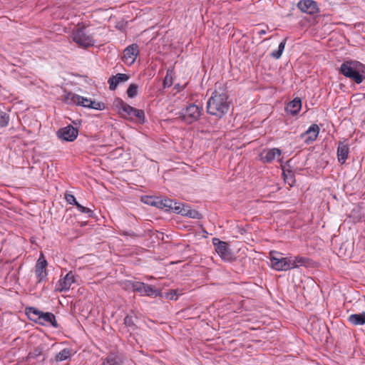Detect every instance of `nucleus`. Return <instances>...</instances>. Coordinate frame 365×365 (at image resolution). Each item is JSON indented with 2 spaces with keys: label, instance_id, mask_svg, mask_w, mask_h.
Instances as JSON below:
<instances>
[{
  "label": "nucleus",
  "instance_id": "nucleus-1",
  "mask_svg": "<svg viewBox=\"0 0 365 365\" xmlns=\"http://www.w3.org/2000/svg\"><path fill=\"white\" fill-rule=\"evenodd\" d=\"M224 90L215 91L207 103V112L219 118H222L228 111L230 103Z\"/></svg>",
  "mask_w": 365,
  "mask_h": 365
},
{
  "label": "nucleus",
  "instance_id": "nucleus-2",
  "mask_svg": "<svg viewBox=\"0 0 365 365\" xmlns=\"http://www.w3.org/2000/svg\"><path fill=\"white\" fill-rule=\"evenodd\" d=\"M66 101L69 103H73L98 110H102L106 108L105 104L102 102L93 101L91 98H87L72 93L67 94L66 96Z\"/></svg>",
  "mask_w": 365,
  "mask_h": 365
},
{
  "label": "nucleus",
  "instance_id": "nucleus-3",
  "mask_svg": "<svg viewBox=\"0 0 365 365\" xmlns=\"http://www.w3.org/2000/svg\"><path fill=\"white\" fill-rule=\"evenodd\" d=\"M73 41L81 47L88 48L94 45L92 35L86 31L84 25L78 24L72 32Z\"/></svg>",
  "mask_w": 365,
  "mask_h": 365
},
{
  "label": "nucleus",
  "instance_id": "nucleus-4",
  "mask_svg": "<svg viewBox=\"0 0 365 365\" xmlns=\"http://www.w3.org/2000/svg\"><path fill=\"white\" fill-rule=\"evenodd\" d=\"M270 264L272 268L277 271H287L292 269L293 263L290 261V257H284L282 254L279 252L272 251L269 253Z\"/></svg>",
  "mask_w": 365,
  "mask_h": 365
},
{
  "label": "nucleus",
  "instance_id": "nucleus-5",
  "mask_svg": "<svg viewBox=\"0 0 365 365\" xmlns=\"http://www.w3.org/2000/svg\"><path fill=\"white\" fill-rule=\"evenodd\" d=\"M358 63L356 61H346L341 65L340 71L344 76L359 84L364 79V76L357 70Z\"/></svg>",
  "mask_w": 365,
  "mask_h": 365
},
{
  "label": "nucleus",
  "instance_id": "nucleus-6",
  "mask_svg": "<svg viewBox=\"0 0 365 365\" xmlns=\"http://www.w3.org/2000/svg\"><path fill=\"white\" fill-rule=\"evenodd\" d=\"M215 250L221 259L225 262H231L234 259L233 255L229 247V245L218 238L212 239Z\"/></svg>",
  "mask_w": 365,
  "mask_h": 365
},
{
  "label": "nucleus",
  "instance_id": "nucleus-7",
  "mask_svg": "<svg viewBox=\"0 0 365 365\" xmlns=\"http://www.w3.org/2000/svg\"><path fill=\"white\" fill-rule=\"evenodd\" d=\"M129 285L134 292H138L142 295L152 296L158 294V291L155 289L150 285L146 284L140 282H130Z\"/></svg>",
  "mask_w": 365,
  "mask_h": 365
},
{
  "label": "nucleus",
  "instance_id": "nucleus-8",
  "mask_svg": "<svg viewBox=\"0 0 365 365\" xmlns=\"http://www.w3.org/2000/svg\"><path fill=\"white\" fill-rule=\"evenodd\" d=\"M76 276L72 272H69L66 276L58 280L56 284V290L60 292L69 290L73 284L76 283Z\"/></svg>",
  "mask_w": 365,
  "mask_h": 365
},
{
  "label": "nucleus",
  "instance_id": "nucleus-9",
  "mask_svg": "<svg viewBox=\"0 0 365 365\" xmlns=\"http://www.w3.org/2000/svg\"><path fill=\"white\" fill-rule=\"evenodd\" d=\"M202 108L195 104L189 105L183 112V119L187 123L196 121L201 115Z\"/></svg>",
  "mask_w": 365,
  "mask_h": 365
},
{
  "label": "nucleus",
  "instance_id": "nucleus-10",
  "mask_svg": "<svg viewBox=\"0 0 365 365\" xmlns=\"http://www.w3.org/2000/svg\"><path fill=\"white\" fill-rule=\"evenodd\" d=\"M59 138L66 141H73L78 136V130L72 125L61 128L57 132Z\"/></svg>",
  "mask_w": 365,
  "mask_h": 365
},
{
  "label": "nucleus",
  "instance_id": "nucleus-11",
  "mask_svg": "<svg viewBox=\"0 0 365 365\" xmlns=\"http://www.w3.org/2000/svg\"><path fill=\"white\" fill-rule=\"evenodd\" d=\"M138 46L135 43L128 46L123 51V61L128 65L133 64L138 55Z\"/></svg>",
  "mask_w": 365,
  "mask_h": 365
},
{
  "label": "nucleus",
  "instance_id": "nucleus-12",
  "mask_svg": "<svg viewBox=\"0 0 365 365\" xmlns=\"http://www.w3.org/2000/svg\"><path fill=\"white\" fill-rule=\"evenodd\" d=\"M297 8L302 12L313 15L319 11V8L316 1L312 0L299 1L297 4Z\"/></svg>",
  "mask_w": 365,
  "mask_h": 365
},
{
  "label": "nucleus",
  "instance_id": "nucleus-13",
  "mask_svg": "<svg viewBox=\"0 0 365 365\" xmlns=\"http://www.w3.org/2000/svg\"><path fill=\"white\" fill-rule=\"evenodd\" d=\"M180 202L174 201L170 199H159L156 198L153 202H150L151 205L155 206L160 209H165L168 211H173L174 212V207H178V205H180Z\"/></svg>",
  "mask_w": 365,
  "mask_h": 365
},
{
  "label": "nucleus",
  "instance_id": "nucleus-14",
  "mask_svg": "<svg viewBox=\"0 0 365 365\" xmlns=\"http://www.w3.org/2000/svg\"><path fill=\"white\" fill-rule=\"evenodd\" d=\"M281 154V150L278 148L264 150L259 155V160L264 163H270L276 158L280 157Z\"/></svg>",
  "mask_w": 365,
  "mask_h": 365
},
{
  "label": "nucleus",
  "instance_id": "nucleus-15",
  "mask_svg": "<svg viewBox=\"0 0 365 365\" xmlns=\"http://www.w3.org/2000/svg\"><path fill=\"white\" fill-rule=\"evenodd\" d=\"M319 133V128L317 124H312L304 133L301 135V138L307 144L314 142Z\"/></svg>",
  "mask_w": 365,
  "mask_h": 365
},
{
  "label": "nucleus",
  "instance_id": "nucleus-16",
  "mask_svg": "<svg viewBox=\"0 0 365 365\" xmlns=\"http://www.w3.org/2000/svg\"><path fill=\"white\" fill-rule=\"evenodd\" d=\"M174 212L188 216L191 218L200 219L201 217V214L199 212L190 210L189 206L182 203L178 205V207H174Z\"/></svg>",
  "mask_w": 365,
  "mask_h": 365
},
{
  "label": "nucleus",
  "instance_id": "nucleus-17",
  "mask_svg": "<svg viewBox=\"0 0 365 365\" xmlns=\"http://www.w3.org/2000/svg\"><path fill=\"white\" fill-rule=\"evenodd\" d=\"M46 266H47L46 260L43 257H39V259H38V261L36 262V269H35L36 276V278H37L38 282H41L47 276L46 269Z\"/></svg>",
  "mask_w": 365,
  "mask_h": 365
},
{
  "label": "nucleus",
  "instance_id": "nucleus-18",
  "mask_svg": "<svg viewBox=\"0 0 365 365\" xmlns=\"http://www.w3.org/2000/svg\"><path fill=\"white\" fill-rule=\"evenodd\" d=\"M349 154V148L344 142H339L337 147V160L340 164H344L347 160Z\"/></svg>",
  "mask_w": 365,
  "mask_h": 365
},
{
  "label": "nucleus",
  "instance_id": "nucleus-19",
  "mask_svg": "<svg viewBox=\"0 0 365 365\" xmlns=\"http://www.w3.org/2000/svg\"><path fill=\"white\" fill-rule=\"evenodd\" d=\"M41 325H51L55 328L58 327V324L53 314L51 312H42L37 322Z\"/></svg>",
  "mask_w": 365,
  "mask_h": 365
},
{
  "label": "nucleus",
  "instance_id": "nucleus-20",
  "mask_svg": "<svg viewBox=\"0 0 365 365\" xmlns=\"http://www.w3.org/2000/svg\"><path fill=\"white\" fill-rule=\"evenodd\" d=\"M128 79L129 76L125 73H118L115 76H113L108 81L109 88L111 91H114L120 83L125 82Z\"/></svg>",
  "mask_w": 365,
  "mask_h": 365
},
{
  "label": "nucleus",
  "instance_id": "nucleus-21",
  "mask_svg": "<svg viewBox=\"0 0 365 365\" xmlns=\"http://www.w3.org/2000/svg\"><path fill=\"white\" fill-rule=\"evenodd\" d=\"M302 108V101L299 98H295L293 101L289 102L287 107L286 110L292 115H296Z\"/></svg>",
  "mask_w": 365,
  "mask_h": 365
},
{
  "label": "nucleus",
  "instance_id": "nucleus-22",
  "mask_svg": "<svg viewBox=\"0 0 365 365\" xmlns=\"http://www.w3.org/2000/svg\"><path fill=\"white\" fill-rule=\"evenodd\" d=\"M101 365H123V361L118 354L110 353L103 359Z\"/></svg>",
  "mask_w": 365,
  "mask_h": 365
},
{
  "label": "nucleus",
  "instance_id": "nucleus-23",
  "mask_svg": "<svg viewBox=\"0 0 365 365\" xmlns=\"http://www.w3.org/2000/svg\"><path fill=\"white\" fill-rule=\"evenodd\" d=\"M348 320L355 326L363 325L365 324V312L351 314Z\"/></svg>",
  "mask_w": 365,
  "mask_h": 365
},
{
  "label": "nucleus",
  "instance_id": "nucleus-24",
  "mask_svg": "<svg viewBox=\"0 0 365 365\" xmlns=\"http://www.w3.org/2000/svg\"><path fill=\"white\" fill-rule=\"evenodd\" d=\"M43 312L37 309L35 307H28L26 309V314H27L28 317L35 322L36 323L38 322L41 314H42Z\"/></svg>",
  "mask_w": 365,
  "mask_h": 365
},
{
  "label": "nucleus",
  "instance_id": "nucleus-25",
  "mask_svg": "<svg viewBox=\"0 0 365 365\" xmlns=\"http://www.w3.org/2000/svg\"><path fill=\"white\" fill-rule=\"evenodd\" d=\"M73 354V350L71 349L66 348L62 349L60 352H58L56 356L55 359L56 361H62L70 358Z\"/></svg>",
  "mask_w": 365,
  "mask_h": 365
},
{
  "label": "nucleus",
  "instance_id": "nucleus-26",
  "mask_svg": "<svg viewBox=\"0 0 365 365\" xmlns=\"http://www.w3.org/2000/svg\"><path fill=\"white\" fill-rule=\"evenodd\" d=\"M118 106H119L122 115H123L124 113L125 115H128L129 116H130V113L133 111L134 108L133 107L130 106V105L127 104L123 101H119Z\"/></svg>",
  "mask_w": 365,
  "mask_h": 365
},
{
  "label": "nucleus",
  "instance_id": "nucleus-27",
  "mask_svg": "<svg viewBox=\"0 0 365 365\" xmlns=\"http://www.w3.org/2000/svg\"><path fill=\"white\" fill-rule=\"evenodd\" d=\"M286 41H287V38L284 39L279 45L278 46V49L276 50V51H274L271 53L270 56L274 58H276V59H278L281 57L282 53H283V51L284 49V47H285V44H286Z\"/></svg>",
  "mask_w": 365,
  "mask_h": 365
},
{
  "label": "nucleus",
  "instance_id": "nucleus-28",
  "mask_svg": "<svg viewBox=\"0 0 365 365\" xmlns=\"http://www.w3.org/2000/svg\"><path fill=\"white\" fill-rule=\"evenodd\" d=\"M291 262L293 263L292 269L298 267L299 266H304L307 262V259L302 257H290Z\"/></svg>",
  "mask_w": 365,
  "mask_h": 365
},
{
  "label": "nucleus",
  "instance_id": "nucleus-29",
  "mask_svg": "<svg viewBox=\"0 0 365 365\" xmlns=\"http://www.w3.org/2000/svg\"><path fill=\"white\" fill-rule=\"evenodd\" d=\"M130 113H131V115H130L131 118L135 117L139 122H140V123L144 122L145 113L143 110H139V109H136L134 108L133 111L131 112Z\"/></svg>",
  "mask_w": 365,
  "mask_h": 365
},
{
  "label": "nucleus",
  "instance_id": "nucleus-30",
  "mask_svg": "<svg viewBox=\"0 0 365 365\" xmlns=\"http://www.w3.org/2000/svg\"><path fill=\"white\" fill-rule=\"evenodd\" d=\"M138 85L135 83H132L129 86L128 90H127V94L128 97L130 98H134L138 94Z\"/></svg>",
  "mask_w": 365,
  "mask_h": 365
},
{
  "label": "nucleus",
  "instance_id": "nucleus-31",
  "mask_svg": "<svg viewBox=\"0 0 365 365\" xmlns=\"http://www.w3.org/2000/svg\"><path fill=\"white\" fill-rule=\"evenodd\" d=\"M9 115L4 111H0V127H6L9 124Z\"/></svg>",
  "mask_w": 365,
  "mask_h": 365
},
{
  "label": "nucleus",
  "instance_id": "nucleus-32",
  "mask_svg": "<svg viewBox=\"0 0 365 365\" xmlns=\"http://www.w3.org/2000/svg\"><path fill=\"white\" fill-rule=\"evenodd\" d=\"M124 324H125L126 327L130 328L132 330L136 329V326L134 322V317L133 316H126L124 319Z\"/></svg>",
  "mask_w": 365,
  "mask_h": 365
},
{
  "label": "nucleus",
  "instance_id": "nucleus-33",
  "mask_svg": "<svg viewBox=\"0 0 365 365\" xmlns=\"http://www.w3.org/2000/svg\"><path fill=\"white\" fill-rule=\"evenodd\" d=\"M65 199L68 204L76 205V207L78 204L75 196L71 193L66 192L65 194Z\"/></svg>",
  "mask_w": 365,
  "mask_h": 365
},
{
  "label": "nucleus",
  "instance_id": "nucleus-34",
  "mask_svg": "<svg viewBox=\"0 0 365 365\" xmlns=\"http://www.w3.org/2000/svg\"><path fill=\"white\" fill-rule=\"evenodd\" d=\"M76 208L82 213H85L86 215H88V217H91L93 214V211L88 208V207H86L83 205H81V204H78L77 206H76Z\"/></svg>",
  "mask_w": 365,
  "mask_h": 365
},
{
  "label": "nucleus",
  "instance_id": "nucleus-35",
  "mask_svg": "<svg viewBox=\"0 0 365 365\" xmlns=\"http://www.w3.org/2000/svg\"><path fill=\"white\" fill-rule=\"evenodd\" d=\"M42 353V349L40 348H36L34 352H31L29 354V358H34L38 356H41Z\"/></svg>",
  "mask_w": 365,
  "mask_h": 365
},
{
  "label": "nucleus",
  "instance_id": "nucleus-36",
  "mask_svg": "<svg viewBox=\"0 0 365 365\" xmlns=\"http://www.w3.org/2000/svg\"><path fill=\"white\" fill-rule=\"evenodd\" d=\"M172 85L171 79L168 80V76H166L165 80H164V86H170Z\"/></svg>",
  "mask_w": 365,
  "mask_h": 365
},
{
  "label": "nucleus",
  "instance_id": "nucleus-37",
  "mask_svg": "<svg viewBox=\"0 0 365 365\" xmlns=\"http://www.w3.org/2000/svg\"><path fill=\"white\" fill-rule=\"evenodd\" d=\"M267 33L266 29H262L257 32L258 35L259 36H262V35H264Z\"/></svg>",
  "mask_w": 365,
  "mask_h": 365
},
{
  "label": "nucleus",
  "instance_id": "nucleus-38",
  "mask_svg": "<svg viewBox=\"0 0 365 365\" xmlns=\"http://www.w3.org/2000/svg\"><path fill=\"white\" fill-rule=\"evenodd\" d=\"M155 199H153V198H152V197H150V198L148 199V201H146L145 202H146V203H148V204H150V202H153V201H155Z\"/></svg>",
  "mask_w": 365,
  "mask_h": 365
},
{
  "label": "nucleus",
  "instance_id": "nucleus-39",
  "mask_svg": "<svg viewBox=\"0 0 365 365\" xmlns=\"http://www.w3.org/2000/svg\"><path fill=\"white\" fill-rule=\"evenodd\" d=\"M171 299H177L178 298H177V297L174 298V297L172 296V297H171Z\"/></svg>",
  "mask_w": 365,
  "mask_h": 365
}]
</instances>
